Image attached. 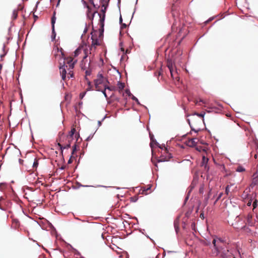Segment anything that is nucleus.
<instances>
[{
	"label": "nucleus",
	"mask_w": 258,
	"mask_h": 258,
	"mask_svg": "<svg viewBox=\"0 0 258 258\" xmlns=\"http://www.w3.org/2000/svg\"><path fill=\"white\" fill-rule=\"evenodd\" d=\"M246 222H244L245 225H247L249 226H252L255 223V220L253 219L252 216L251 214L249 213L245 217Z\"/></svg>",
	"instance_id": "10"
},
{
	"label": "nucleus",
	"mask_w": 258,
	"mask_h": 258,
	"mask_svg": "<svg viewBox=\"0 0 258 258\" xmlns=\"http://www.w3.org/2000/svg\"><path fill=\"white\" fill-rule=\"evenodd\" d=\"M121 50L122 51H124V49H123V48H121Z\"/></svg>",
	"instance_id": "63"
},
{
	"label": "nucleus",
	"mask_w": 258,
	"mask_h": 258,
	"mask_svg": "<svg viewBox=\"0 0 258 258\" xmlns=\"http://www.w3.org/2000/svg\"><path fill=\"white\" fill-rule=\"evenodd\" d=\"M181 29H179V31H178V34L180 33H181Z\"/></svg>",
	"instance_id": "60"
},
{
	"label": "nucleus",
	"mask_w": 258,
	"mask_h": 258,
	"mask_svg": "<svg viewBox=\"0 0 258 258\" xmlns=\"http://www.w3.org/2000/svg\"><path fill=\"white\" fill-rule=\"evenodd\" d=\"M160 53H161V49L159 47L157 48V49L156 50V55L157 56V58H159L160 57Z\"/></svg>",
	"instance_id": "36"
},
{
	"label": "nucleus",
	"mask_w": 258,
	"mask_h": 258,
	"mask_svg": "<svg viewBox=\"0 0 258 258\" xmlns=\"http://www.w3.org/2000/svg\"><path fill=\"white\" fill-rule=\"evenodd\" d=\"M97 31L91 33V39L92 44L90 48V53H91L92 51L95 50L97 46L100 45V43L99 42V39H98V36Z\"/></svg>",
	"instance_id": "4"
},
{
	"label": "nucleus",
	"mask_w": 258,
	"mask_h": 258,
	"mask_svg": "<svg viewBox=\"0 0 258 258\" xmlns=\"http://www.w3.org/2000/svg\"><path fill=\"white\" fill-rule=\"evenodd\" d=\"M91 4L93 5V7L95 8V9H97L98 8H99V6H97V7L96 6V5L94 4V2L93 1H91Z\"/></svg>",
	"instance_id": "46"
},
{
	"label": "nucleus",
	"mask_w": 258,
	"mask_h": 258,
	"mask_svg": "<svg viewBox=\"0 0 258 258\" xmlns=\"http://www.w3.org/2000/svg\"><path fill=\"white\" fill-rule=\"evenodd\" d=\"M105 10H106V8H105L104 10H102V13H103V14L105 13Z\"/></svg>",
	"instance_id": "52"
},
{
	"label": "nucleus",
	"mask_w": 258,
	"mask_h": 258,
	"mask_svg": "<svg viewBox=\"0 0 258 258\" xmlns=\"http://www.w3.org/2000/svg\"><path fill=\"white\" fill-rule=\"evenodd\" d=\"M245 170V168L242 166H238L236 169V171L239 172H244Z\"/></svg>",
	"instance_id": "29"
},
{
	"label": "nucleus",
	"mask_w": 258,
	"mask_h": 258,
	"mask_svg": "<svg viewBox=\"0 0 258 258\" xmlns=\"http://www.w3.org/2000/svg\"><path fill=\"white\" fill-rule=\"evenodd\" d=\"M232 226L236 229H243L245 227L244 222L240 218L239 216H237L235 222L232 224Z\"/></svg>",
	"instance_id": "6"
},
{
	"label": "nucleus",
	"mask_w": 258,
	"mask_h": 258,
	"mask_svg": "<svg viewBox=\"0 0 258 258\" xmlns=\"http://www.w3.org/2000/svg\"><path fill=\"white\" fill-rule=\"evenodd\" d=\"M225 167L223 165H221V168L224 169Z\"/></svg>",
	"instance_id": "56"
},
{
	"label": "nucleus",
	"mask_w": 258,
	"mask_h": 258,
	"mask_svg": "<svg viewBox=\"0 0 258 258\" xmlns=\"http://www.w3.org/2000/svg\"><path fill=\"white\" fill-rule=\"evenodd\" d=\"M3 68V66L2 64L0 63V74L1 73V71Z\"/></svg>",
	"instance_id": "51"
},
{
	"label": "nucleus",
	"mask_w": 258,
	"mask_h": 258,
	"mask_svg": "<svg viewBox=\"0 0 258 258\" xmlns=\"http://www.w3.org/2000/svg\"><path fill=\"white\" fill-rule=\"evenodd\" d=\"M150 138H151V143H150V146L152 148H153V144L154 143L155 145H157V143L156 141L153 139V136H151V134H150Z\"/></svg>",
	"instance_id": "27"
},
{
	"label": "nucleus",
	"mask_w": 258,
	"mask_h": 258,
	"mask_svg": "<svg viewBox=\"0 0 258 258\" xmlns=\"http://www.w3.org/2000/svg\"><path fill=\"white\" fill-rule=\"evenodd\" d=\"M172 31L174 32V31H177L178 30V29L177 27L175 28L174 25L172 27Z\"/></svg>",
	"instance_id": "45"
},
{
	"label": "nucleus",
	"mask_w": 258,
	"mask_h": 258,
	"mask_svg": "<svg viewBox=\"0 0 258 258\" xmlns=\"http://www.w3.org/2000/svg\"><path fill=\"white\" fill-rule=\"evenodd\" d=\"M117 88L119 92L121 91L124 88V84L119 81L118 82L117 84Z\"/></svg>",
	"instance_id": "21"
},
{
	"label": "nucleus",
	"mask_w": 258,
	"mask_h": 258,
	"mask_svg": "<svg viewBox=\"0 0 258 258\" xmlns=\"http://www.w3.org/2000/svg\"><path fill=\"white\" fill-rule=\"evenodd\" d=\"M155 75L158 77V79L159 80V77L161 75V66L160 67L159 70L155 73Z\"/></svg>",
	"instance_id": "31"
},
{
	"label": "nucleus",
	"mask_w": 258,
	"mask_h": 258,
	"mask_svg": "<svg viewBox=\"0 0 258 258\" xmlns=\"http://www.w3.org/2000/svg\"><path fill=\"white\" fill-rule=\"evenodd\" d=\"M12 226L15 229L19 228L20 226V221L17 219H13Z\"/></svg>",
	"instance_id": "20"
},
{
	"label": "nucleus",
	"mask_w": 258,
	"mask_h": 258,
	"mask_svg": "<svg viewBox=\"0 0 258 258\" xmlns=\"http://www.w3.org/2000/svg\"><path fill=\"white\" fill-rule=\"evenodd\" d=\"M38 165V160L37 159H35L34 161L33 164V169L36 168Z\"/></svg>",
	"instance_id": "30"
},
{
	"label": "nucleus",
	"mask_w": 258,
	"mask_h": 258,
	"mask_svg": "<svg viewBox=\"0 0 258 258\" xmlns=\"http://www.w3.org/2000/svg\"><path fill=\"white\" fill-rule=\"evenodd\" d=\"M252 206H253V209H255L257 207V201L256 200H255L253 202Z\"/></svg>",
	"instance_id": "43"
},
{
	"label": "nucleus",
	"mask_w": 258,
	"mask_h": 258,
	"mask_svg": "<svg viewBox=\"0 0 258 258\" xmlns=\"http://www.w3.org/2000/svg\"><path fill=\"white\" fill-rule=\"evenodd\" d=\"M108 83H109V82L101 74L98 75L97 79L94 80L96 90L98 91L102 92L106 84Z\"/></svg>",
	"instance_id": "3"
},
{
	"label": "nucleus",
	"mask_w": 258,
	"mask_h": 258,
	"mask_svg": "<svg viewBox=\"0 0 258 258\" xmlns=\"http://www.w3.org/2000/svg\"><path fill=\"white\" fill-rule=\"evenodd\" d=\"M257 157H258V154H255V155H254V158H255V159H257Z\"/></svg>",
	"instance_id": "53"
},
{
	"label": "nucleus",
	"mask_w": 258,
	"mask_h": 258,
	"mask_svg": "<svg viewBox=\"0 0 258 258\" xmlns=\"http://www.w3.org/2000/svg\"><path fill=\"white\" fill-rule=\"evenodd\" d=\"M56 13L55 12H54L53 13V16L51 18V25H52V29L53 30V27H54V24L55 23L56 20V17H55Z\"/></svg>",
	"instance_id": "26"
},
{
	"label": "nucleus",
	"mask_w": 258,
	"mask_h": 258,
	"mask_svg": "<svg viewBox=\"0 0 258 258\" xmlns=\"http://www.w3.org/2000/svg\"><path fill=\"white\" fill-rule=\"evenodd\" d=\"M229 187H230V185H228L226 187V189H225V193L227 194V195H228L229 194Z\"/></svg>",
	"instance_id": "40"
},
{
	"label": "nucleus",
	"mask_w": 258,
	"mask_h": 258,
	"mask_svg": "<svg viewBox=\"0 0 258 258\" xmlns=\"http://www.w3.org/2000/svg\"><path fill=\"white\" fill-rule=\"evenodd\" d=\"M73 69H70V68L68 69V77H68V79L74 77V73H73Z\"/></svg>",
	"instance_id": "23"
},
{
	"label": "nucleus",
	"mask_w": 258,
	"mask_h": 258,
	"mask_svg": "<svg viewBox=\"0 0 258 258\" xmlns=\"http://www.w3.org/2000/svg\"><path fill=\"white\" fill-rule=\"evenodd\" d=\"M167 66L169 69L171 76L172 78L175 77V78H177V72L176 70H174V66L171 61L169 60H167Z\"/></svg>",
	"instance_id": "7"
},
{
	"label": "nucleus",
	"mask_w": 258,
	"mask_h": 258,
	"mask_svg": "<svg viewBox=\"0 0 258 258\" xmlns=\"http://www.w3.org/2000/svg\"><path fill=\"white\" fill-rule=\"evenodd\" d=\"M68 66L65 64V62H63V64L59 67L60 74L61 76V78L63 81H65L67 78V70H68Z\"/></svg>",
	"instance_id": "9"
},
{
	"label": "nucleus",
	"mask_w": 258,
	"mask_h": 258,
	"mask_svg": "<svg viewBox=\"0 0 258 258\" xmlns=\"http://www.w3.org/2000/svg\"><path fill=\"white\" fill-rule=\"evenodd\" d=\"M223 194L222 193H220L218 197L217 198L216 201H215L214 202V205L216 204V203H217V202L221 198Z\"/></svg>",
	"instance_id": "38"
},
{
	"label": "nucleus",
	"mask_w": 258,
	"mask_h": 258,
	"mask_svg": "<svg viewBox=\"0 0 258 258\" xmlns=\"http://www.w3.org/2000/svg\"><path fill=\"white\" fill-rule=\"evenodd\" d=\"M151 18L153 22H155L157 20L158 13L156 7L154 6L152 8L151 13Z\"/></svg>",
	"instance_id": "14"
},
{
	"label": "nucleus",
	"mask_w": 258,
	"mask_h": 258,
	"mask_svg": "<svg viewBox=\"0 0 258 258\" xmlns=\"http://www.w3.org/2000/svg\"><path fill=\"white\" fill-rule=\"evenodd\" d=\"M4 200L3 197H0V209H3L2 206H1V202Z\"/></svg>",
	"instance_id": "47"
},
{
	"label": "nucleus",
	"mask_w": 258,
	"mask_h": 258,
	"mask_svg": "<svg viewBox=\"0 0 258 258\" xmlns=\"http://www.w3.org/2000/svg\"><path fill=\"white\" fill-rule=\"evenodd\" d=\"M252 184L253 185L258 184V170H257L252 176Z\"/></svg>",
	"instance_id": "19"
},
{
	"label": "nucleus",
	"mask_w": 258,
	"mask_h": 258,
	"mask_svg": "<svg viewBox=\"0 0 258 258\" xmlns=\"http://www.w3.org/2000/svg\"><path fill=\"white\" fill-rule=\"evenodd\" d=\"M76 151V145H75L73 147V151L72 152V154L74 155L75 154V152Z\"/></svg>",
	"instance_id": "41"
},
{
	"label": "nucleus",
	"mask_w": 258,
	"mask_h": 258,
	"mask_svg": "<svg viewBox=\"0 0 258 258\" xmlns=\"http://www.w3.org/2000/svg\"><path fill=\"white\" fill-rule=\"evenodd\" d=\"M18 16V12L16 10H14L13 12V17L14 19H16Z\"/></svg>",
	"instance_id": "34"
},
{
	"label": "nucleus",
	"mask_w": 258,
	"mask_h": 258,
	"mask_svg": "<svg viewBox=\"0 0 258 258\" xmlns=\"http://www.w3.org/2000/svg\"><path fill=\"white\" fill-rule=\"evenodd\" d=\"M159 254H158V255H157V256H156V258H159Z\"/></svg>",
	"instance_id": "62"
},
{
	"label": "nucleus",
	"mask_w": 258,
	"mask_h": 258,
	"mask_svg": "<svg viewBox=\"0 0 258 258\" xmlns=\"http://www.w3.org/2000/svg\"><path fill=\"white\" fill-rule=\"evenodd\" d=\"M158 146L159 148L161 149V146L160 145L158 144Z\"/></svg>",
	"instance_id": "59"
},
{
	"label": "nucleus",
	"mask_w": 258,
	"mask_h": 258,
	"mask_svg": "<svg viewBox=\"0 0 258 258\" xmlns=\"http://www.w3.org/2000/svg\"><path fill=\"white\" fill-rule=\"evenodd\" d=\"M151 186L150 185H147V187H142L141 190H142L141 194L143 195H147L150 193V189H151Z\"/></svg>",
	"instance_id": "16"
},
{
	"label": "nucleus",
	"mask_w": 258,
	"mask_h": 258,
	"mask_svg": "<svg viewBox=\"0 0 258 258\" xmlns=\"http://www.w3.org/2000/svg\"><path fill=\"white\" fill-rule=\"evenodd\" d=\"M202 167H204L205 171H206L207 172H209V170H210V167L208 165V164H205V165L202 166Z\"/></svg>",
	"instance_id": "32"
},
{
	"label": "nucleus",
	"mask_w": 258,
	"mask_h": 258,
	"mask_svg": "<svg viewBox=\"0 0 258 258\" xmlns=\"http://www.w3.org/2000/svg\"><path fill=\"white\" fill-rule=\"evenodd\" d=\"M251 205V201H249L248 203H247V205L248 206H250Z\"/></svg>",
	"instance_id": "57"
},
{
	"label": "nucleus",
	"mask_w": 258,
	"mask_h": 258,
	"mask_svg": "<svg viewBox=\"0 0 258 258\" xmlns=\"http://www.w3.org/2000/svg\"><path fill=\"white\" fill-rule=\"evenodd\" d=\"M74 136H75V137L76 138V140L77 141L78 138L79 137V134L77 133V134H75Z\"/></svg>",
	"instance_id": "49"
},
{
	"label": "nucleus",
	"mask_w": 258,
	"mask_h": 258,
	"mask_svg": "<svg viewBox=\"0 0 258 258\" xmlns=\"http://www.w3.org/2000/svg\"><path fill=\"white\" fill-rule=\"evenodd\" d=\"M106 89H108L110 91H115L116 90V87H115V86H108L107 84H106V86L105 87L104 89H103V90L102 91V92L104 94V95L105 96V97L106 98H107V96L106 95V92H105V90Z\"/></svg>",
	"instance_id": "15"
},
{
	"label": "nucleus",
	"mask_w": 258,
	"mask_h": 258,
	"mask_svg": "<svg viewBox=\"0 0 258 258\" xmlns=\"http://www.w3.org/2000/svg\"><path fill=\"white\" fill-rule=\"evenodd\" d=\"M58 146L60 147L61 153H62V149L65 148H69L71 147V143L70 142H68V143L64 147H63L60 143H58Z\"/></svg>",
	"instance_id": "24"
},
{
	"label": "nucleus",
	"mask_w": 258,
	"mask_h": 258,
	"mask_svg": "<svg viewBox=\"0 0 258 258\" xmlns=\"http://www.w3.org/2000/svg\"><path fill=\"white\" fill-rule=\"evenodd\" d=\"M52 53L55 58L57 57H63L64 56V52L62 48H59L57 45H55L52 50Z\"/></svg>",
	"instance_id": "5"
},
{
	"label": "nucleus",
	"mask_w": 258,
	"mask_h": 258,
	"mask_svg": "<svg viewBox=\"0 0 258 258\" xmlns=\"http://www.w3.org/2000/svg\"><path fill=\"white\" fill-rule=\"evenodd\" d=\"M82 50H83L84 53L85 54V55L84 56V58H86L88 56V55L89 53L91 54L90 53V49L88 50L87 48H83V49Z\"/></svg>",
	"instance_id": "28"
},
{
	"label": "nucleus",
	"mask_w": 258,
	"mask_h": 258,
	"mask_svg": "<svg viewBox=\"0 0 258 258\" xmlns=\"http://www.w3.org/2000/svg\"><path fill=\"white\" fill-rule=\"evenodd\" d=\"M76 132V130L75 127L71 129L67 137L68 142H70V139H73V136L75 135Z\"/></svg>",
	"instance_id": "18"
},
{
	"label": "nucleus",
	"mask_w": 258,
	"mask_h": 258,
	"mask_svg": "<svg viewBox=\"0 0 258 258\" xmlns=\"http://www.w3.org/2000/svg\"><path fill=\"white\" fill-rule=\"evenodd\" d=\"M174 226H175V228L176 230H177V227H176V223H174Z\"/></svg>",
	"instance_id": "58"
},
{
	"label": "nucleus",
	"mask_w": 258,
	"mask_h": 258,
	"mask_svg": "<svg viewBox=\"0 0 258 258\" xmlns=\"http://www.w3.org/2000/svg\"><path fill=\"white\" fill-rule=\"evenodd\" d=\"M86 94V92H82L80 94V98L82 99Z\"/></svg>",
	"instance_id": "39"
},
{
	"label": "nucleus",
	"mask_w": 258,
	"mask_h": 258,
	"mask_svg": "<svg viewBox=\"0 0 258 258\" xmlns=\"http://www.w3.org/2000/svg\"><path fill=\"white\" fill-rule=\"evenodd\" d=\"M75 157H74L73 155H72L70 158L69 159L68 161V164H71L73 162V160L74 159Z\"/></svg>",
	"instance_id": "37"
},
{
	"label": "nucleus",
	"mask_w": 258,
	"mask_h": 258,
	"mask_svg": "<svg viewBox=\"0 0 258 258\" xmlns=\"http://www.w3.org/2000/svg\"><path fill=\"white\" fill-rule=\"evenodd\" d=\"M87 15L88 19L93 20L95 14L97 13V10L93 11L92 8L89 6H87Z\"/></svg>",
	"instance_id": "12"
},
{
	"label": "nucleus",
	"mask_w": 258,
	"mask_h": 258,
	"mask_svg": "<svg viewBox=\"0 0 258 258\" xmlns=\"http://www.w3.org/2000/svg\"><path fill=\"white\" fill-rule=\"evenodd\" d=\"M55 36H56V33L54 31V27H53V30L52 29V36H51L52 39H54L55 38Z\"/></svg>",
	"instance_id": "35"
},
{
	"label": "nucleus",
	"mask_w": 258,
	"mask_h": 258,
	"mask_svg": "<svg viewBox=\"0 0 258 258\" xmlns=\"http://www.w3.org/2000/svg\"><path fill=\"white\" fill-rule=\"evenodd\" d=\"M205 113H196L197 116L193 115L190 119H188V123L191 128V130L197 132L200 130V126L204 122V116Z\"/></svg>",
	"instance_id": "2"
},
{
	"label": "nucleus",
	"mask_w": 258,
	"mask_h": 258,
	"mask_svg": "<svg viewBox=\"0 0 258 258\" xmlns=\"http://www.w3.org/2000/svg\"><path fill=\"white\" fill-rule=\"evenodd\" d=\"M5 55V54H3V55H1V57H3Z\"/></svg>",
	"instance_id": "61"
},
{
	"label": "nucleus",
	"mask_w": 258,
	"mask_h": 258,
	"mask_svg": "<svg viewBox=\"0 0 258 258\" xmlns=\"http://www.w3.org/2000/svg\"><path fill=\"white\" fill-rule=\"evenodd\" d=\"M90 74H91V72L90 71L87 70L86 71V76H90Z\"/></svg>",
	"instance_id": "48"
},
{
	"label": "nucleus",
	"mask_w": 258,
	"mask_h": 258,
	"mask_svg": "<svg viewBox=\"0 0 258 258\" xmlns=\"http://www.w3.org/2000/svg\"><path fill=\"white\" fill-rule=\"evenodd\" d=\"M89 87L87 89V91L90 90L92 87L91 83L90 81L88 82Z\"/></svg>",
	"instance_id": "42"
},
{
	"label": "nucleus",
	"mask_w": 258,
	"mask_h": 258,
	"mask_svg": "<svg viewBox=\"0 0 258 258\" xmlns=\"http://www.w3.org/2000/svg\"><path fill=\"white\" fill-rule=\"evenodd\" d=\"M164 151V154L165 155H162V162L164 161H168L171 158H172L171 154L170 153H169V151L165 146L162 145V151Z\"/></svg>",
	"instance_id": "8"
},
{
	"label": "nucleus",
	"mask_w": 258,
	"mask_h": 258,
	"mask_svg": "<svg viewBox=\"0 0 258 258\" xmlns=\"http://www.w3.org/2000/svg\"><path fill=\"white\" fill-rule=\"evenodd\" d=\"M208 161H209V159L208 158L206 157L205 156H203L202 162L201 163V166H202L205 164H208Z\"/></svg>",
	"instance_id": "25"
},
{
	"label": "nucleus",
	"mask_w": 258,
	"mask_h": 258,
	"mask_svg": "<svg viewBox=\"0 0 258 258\" xmlns=\"http://www.w3.org/2000/svg\"><path fill=\"white\" fill-rule=\"evenodd\" d=\"M212 243L214 248L212 249V254L215 256H219L222 258H227L233 255V253L229 251L225 244L220 239H213Z\"/></svg>",
	"instance_id": "1"
},
{
	"label": "nucleus",
	"mask_w": 258,
	"mask_h": 258,
	"mask_svg": "<svg viewBox=\"0 0 258 258\" xmlns=\"http://www.w3.org/2000/svg\"><path fill=\"white\" fill-rule=\"evenodd\" d=\"M132 99H133V100H135V101L136 102H137L138 104H139V100H138V99L136 97H135L134 96H133V97H132Z\"/></svg>",
	"instance_id": "44"
},
{
	"label": "nucleus",
	"mask_w": 258,
	"mask_h": 258,
	"mask_svg": "<svg viewBox=\"0 0 258 258\" xmlns=\"http://www.w3.org/2000/svg\"><path fill=\"white\" fill-rule=\"evenodd\" d=\"M152 162H153V163L154 164L155 166L156 167H158V166H157V162H155L153 160H152Z\"/></svg>",
	"instance_id": "50"
},
{
	"label": "nucleus",
	"mask_w": 258,
	"mask_h": 258,
	"mask_svg": "<svg viewBox=\"0 0 258 258\" xmlns=\"http://www.w3.org/2000/svg\"><path fill=\"white\" fill-rule=\"evenodd\" d=\"M119 21H120V23H122V19L121 17H120Z\"/></svg>",
	"instance_id": "54"
},
{
	"label": "nucleus",
	"mask_w": 258,
	"mask_h": 258,
	"mask_svg": "<svg viewBox=\"0 0 258 258\" xmlns=\"http://www.w3.org/2000/svg\"><path fill=\"white\" fill-rule=\"evenodd\" d=\"M83 49V46L79 47L74 52L75 56H77L81 53V51Z\"/></svg>",
	"instance_id": "22"
},
{
	"label": "nucleus",
	"mask_w": 258,
	"mask_h": 258,
	"mask_svg": "<svg viewBox=\"0 0 258 258\" xmlns=\"http://www.w3.org/2000/svg\"><path fill=\"white\" fill-rule=\"evenodd\" d=\"M123 26L125 28V27H126V25L125 24H123Z\"/></svg>",
	"instance_id": "64"
},
{
	"label": "nucleus",
	"mask_w": 258,
	"mask_h": 258,
	"mask_svg": "<svg viewBox=\"0 0 258 258\" xmlns=\"http://www.w3.org/2000/svg\"><path fill=\"white\" fill-rule=\"evenodd\" d=\"M13 153L18 157L19 156V154H20V151L18 150L17 149H15Z\"/></svg>",
	"instance_id": "33"
},
{
	"label": "nucleus",
	"mask_w": 258,
	"mask_h": 258,
	"mask_svg": "<svg viewBox=\"0 0 258 258\" xmlns=\"http://www.w3.org/2000/svg\"><path fill=\"white\" fill-rule=\"evenodd\" d=\"M98 15L100 16V24H101V27L102 28V30L99 32L98 37L99 38L101 39L102 37H103V33L104 21V19H105V15L104 14H103L102 17H101V15L100 14H98Z\"/></svg>",
	"instance_id": "13"
},
{
	"label": "nucleus",
	"mask_w": 258,
	"mask_h": 258,
	"mask_svg": "<svg viewBox=\"0 0 258 258\" xmlns=\"http://www.w3.org/2000/svg\"><path fill=\"white\" fill-rule=\"evenodd\" d=\"M76 132V130L75 127L71 129L67 137L68 142H70V139H73V136L75 135Z\"/></svg>",
	"instance_id": "17"
},
{
	"label": "nucleus",
	"mask_w": 258,
	"mask_h": 258,
	"mask_svg": "<svg viewBox=\"0 0 258 258\" xmlns=\"http://www.w3.org/2000/svg\"><path fill=\"white\" fill-rule=\"evenodd\" d=\"M62 58L66 60L67 65H68V68H70V69H73L76 61H73V58L72 57H68L66 58L64 56Z\"/></svg>",
	"instance_id": "11"
},
{
	"label": "nucleus",
	"mask_w": 258,
	"mask_h": 258,
	"mask_svg": "<svg viewBox=\"0 0 258 258\" xmlns=\"http://www.w3.org/2000/svg\"><path fill=\"white\" fill-rule=\"evenodd\" d=\"M191 142L192 144H194L195 143L194 139H191Z\"/></svg>",
	"instance_id": "55"
}]
</instances>
